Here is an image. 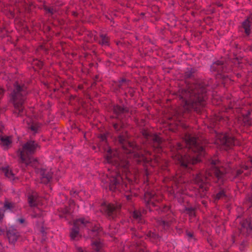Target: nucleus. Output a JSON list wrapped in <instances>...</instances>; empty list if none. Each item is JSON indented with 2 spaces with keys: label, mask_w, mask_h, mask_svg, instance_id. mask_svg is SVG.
Wrapping results in <instances>:
<instances>
[{
  "label": "nucleus",
  "mask_w": 252,
  "mask_h": 252,
  "mask_svg": "<svg viewBox=\"0 0 252 252\" xmlns=\"http://www.w3.org/2000/svg\"><path fill=\"white\" fill-rule=\"evenodd\" d=\"M30 128L34 133L37 132L39 127L40 125L38 123H32L30 126Z\"/></svg>",
  "instance_id": "c756f323"
},
{
  "label": "nucleus",
  "mask_w": 252,
  "mask_h": 252,
  "mask_svg": "<svg viewBox=\"0 0 252 252\" xmlns=\"http://www.w3.org/2000/svg\"><path fill=\"white\" fill-rule=\"evenodd\" d=\"M84 227L90 230L88 234L90 238L95 239L100 237L101 229L99 225H94L86 219L80 218L74 221L73 227L70 234L71 239L73 240H78L80 237L79 230Z\"/></svg>",
  "instance_id": "39448f33"
},
{
  "label": "nucleus",
  "mask_w": 252,
  "mask_h": 252,
  "mask_svg": "<svg viewBox=\"0 0 252 252\" xmlns=\"http://www.w3.org/2000/svg\"><path fill=\"white\" fill-rule=\"evenodd\" d=\"M0 231H1V232H2V230H0Z\"/></svg>",
  "instance_id": "13d9d810"
},
{
  "label": "nucleus",
  "mask_w": 252,
  "mask_h": 252,
  "mask_svg": "<svg viewBox=\"0 0 252 252\" xmlns=\"http://www.w3.org/2000/svg\"><path fill=\"white\" fill-rule=\"evenodd\" d=\"M28 200L29 205L33 208L34 210L31 216L32 218H40L42 216L41 210L38 206L40 203V199L37 193L35 191L29 193L28 196Z\"/></svg>",
  "instance_id": "9d476101"
},
{
  "label": "nucleus",
  "mask_w": 252,
  "mask_h": 252,
  "mask_svg": "<svg viewBox=\"0 0 252 252\" xmlns=\"http://www.w3.org/2000/svg\"><path fill=\"white\" fill-rule=\"evenodd\" d=\"M240 30L243 32L244 31L245 33L248 35L251 33V22L249 19L245 20L242 24Z\"/></svg>",
  "instance_id": "aec40b11"
},
{
  "label": "nucleus",
  "mask_w": 252,
  "mask_h": 252,
  "mask_svg": "<svg viewBox=\"0 0 252 252\" xmlns=\"http://www.w3.org/2000/svg\"><path fill=\"white\" fill-rule=\"evenodd\" d=\"M227 195L225 190L224 189L220 188L218 192L214 195V201L216 202L219 200L225 199Z\"/></svg>",
  "instance_id": "412c9836"
},
{
  "label": "nucleus",
  "mask_w": 252,
  "mask_h": 252,
  "mask_svg": "<svg viewBox=\"0 0 252 252\" xmlns=\"http://www.w3.org/2000/svg\"><path fill=\"white\" fill-rule=\"evenodd\" d=\"M147 236L149 238H153L154 239H156L158 237V235L156 233L151 232H149L147 235Z\"/></svg>",
  "instance_id": "72a5a7b5"
},
{
  "label": "nucleus",
  "mask_w": 252,
  "mask_h": 252,
  "mask_svg": "<svg viewBox=\"0 0 252 252\" xmlns=\"http://www.w3.org/2000/svg\"><path fill=\"white\" fill-rule=\"evenodd\" d=\"M196 70L195 68L191 67H188L187 68L185 72V77L186 78H191L194 77V74L195 73Z\"/></svg>",
  "instance_id": "a878e982"
},
{
  "label": "nucleus",
  "mask_w": 252,
  "mask_h": 252,
  "mask_svg": "<svg viewBox=\"0 0 252 252\" xmlns=\"http://www.w3.org/2000/svg\"><path fill=\"white\" fill-rule=\"evenodd\" d=\"M157 222L158 225L163 226L164 229H167L169 227V222L161 218L158 219Z\"/></svg>",
  "instance_id": "c85d7f7f"
},
{
  "label": "nucleus",
  "mask_w": 252,
  "mask_h": 252,
  "mask_svg": "<svg viewBox=\"0 0 252 252\" xmlns=\"http://www.w3.org/2000/svg\"><path fill=\"white\" fill-rule=\"evenodd\" d=\"M113 111L117 116L124 113L126 111V108L121 106L116 105L114 106Z\"/></svg>",
  "instance_id": "bb28decb"
},
{
  "label": "nucleus",
  "mask_w": 252,
  "mask_h": 252,
  "mask_svg": "<svg viewBox=\"0 0 252 252\" xmlns=\"http://www.w3.org/2000/svg\"><path fill=\"white\" fill-rule=\"evenodd\" d=\"M126 197L127 198V200H130V198H131V196L130 195H126Z\"/></svg>",
  "instance_id": "c03bdc74"
},
{
  "label": "nucleus",
  "mask_w": 252,
  "mask_h": 252,
  "mask_svg": "<svg viewBox=\"0 0 252 252\" xmlns=\"http://www.w3.org/2000/svg\"><path fill=\"white\" fill-rule=\"evenodd\" d=\"M7 235L9 242L11 243H14L17 241L19 236V234L15 227L13 226H11L9 227L7 231Z\"/></svg>",
  "instance_id": "a211bd4d"
},
{
  "label": "nucleus",
  "mask_w": 252,
  "mask_h": 252,
  "mask_svg": "<svg viewBox=\"0 0 252 252\" xmlns=\"http://www.w3.org/2000/svg\"><path fill=\"white\" fill-rule=\"evenodd\" d=\"M121 205L117 203L116 204H106L104 203L101 209L104 211L109 219H114L118 214L119 210L121 208Z\"/></svg>",
  "instance_id": "4468645a"
},
{
  "label": "nucleus",
  "mask_w": 252,
  "mask_h": 252,
  "mask_svg": "<svg viewBox=\"0 0 252 252\" xmlns=\"http://www.w3.org/2000/svg\"><path fill=\"white\" fill-rule=\"evenodd\" d=\"M100 138L102 142H105L106 140V136L105 134H101Z\"/></svg>",
  "instance_id": "f704fd0d"
},
{
  "label": "nucleus",
  "mask_w": 252,
  "mask_h": 252,
  "mask_svg": "<svg viewBox=\"0 0 252 252\" xmlns=\"http://www.w3.org/2000/svg\"><path fill=\"white\" fill-rule=\"evenodd\" d=\"M243 121V123L245 126H250L252 124L251 119L249 117V114L243 115V117L240 118Z\"/></svg>",
  "instance_id": "cd10ccee"
},
{
  "label": "nucleus",
  "mask_w": 252,
  "mask_h": 252,
  "mask_svg": "<svg viewBox=\"0 0 252 252\" xmlns=\"http://www.w3.org/2000/svg\"><path fill=\"white\" fill-rule=\"evenodd\" d=\"M209 169L204 174L199 173L193 177V182L199 187V191L207 190L208 181L213 180L219 184H223L226 179L225 174L231 171L229 168L224 167L216 158L211 159Z\"/></svg>",
  "instance_id": "20e7f679"
},
{
  "label": "nucleus",
  "mask_w": 252,
  "mask_h": 252,
  "mask_svg": "<svg viewBox=\"0 0 252 252\" xmlns=\"http://www.w3.org/2000/svg\"><path fill=\"white\" fill-rule=\"evenodd\" d=\"M135 236H137V237H140V236H139V235H137V234H135Z\"/></svg>",
  "instance_id": "3c124183"
},
{
  "label": "nucleus",
  "mask_w": 252,
  "mask_h": 252,
  "mask_svg": "<svg viewBox=\"0 0 252 252\" xmlns=\"http://www.w3.org/2000/svg\"><path fill=\"white\" fill-rule=\"evenodd\" d=\"M14 86L15 89L11 94L12 99L15 109V113L18 116H21L24 113L23 105L27 91L25 86H21L17 83H16Z\"/></svg>",
  "instance_id": "0eeeda50"
},
{
  "label": "nucleus",
  "mask_w": 252,
  "mask_h": 252,
  "mask_svg": "<svg viewBox=\"0 0 252 252\" xmlns=\"http://www.w3.org/2000/svg\"><path fill=\"white\" fill-rule=\"evenodd\" d=\"M240 223V231L241 233L245 234L246 233L247 235H249L252 232V224L250 219L244 220L241 221Z\"/></svg>",
  "instance_id": "dca6fc26"
},
{
  "label": "nucleus",
  "mask_w": 252,
  "mask_h": 252,
  "mask_svg": "<svg viewBox=\"0 0 252 252\" xmlns=\"http://www.w3.org/2000/svg\"><path fill=\"white\" fill-rule=\"evenodd\" d=\"M113 127L118 132L121 129L122 130L119 134L118 140L126 155H120L117 151H113L108 148L105 161L115 166L113 170L121 169L127 174L130 172V161L140 163L142 162H149L153 159L154 157H151L150 152L145 151L143 154L137 151L138 148L128 139V135L121 125L114 124Z\"/></svg>",
  "instance_id": "f257e3e1"
},
{
  "label": "nucleus",
  "mask_w": 252,
  "mask_h": 252,
  "mask_svg": "<svg viewBox=\"0 0 252 252\" xmlns=\"http://www.w3.org/2000/svg\"><path fill=\"white\" fill-rule=\"evenodd\" d=\"M243 168L245 170H247L249 169V166L248 165H244L243 166Z\"/></svg>",
  "instance_id": "79ce46f5"
},
{
  "label": "nucleus",
  "mask_w": 252,
  "mask_h": 252,
  "mask_svg": "<svg viewBox=\"0 0 252 252\" xmlns=\"http://www.w3.org/2000/svg\"><path fill=\"white\" fill-rule=\"evenodd\" d=\"M96 40L101 45H108L109 39L106 34H101L99 38Z\"/></svg>",
  "instance_id": "b1692460"
},
{
  "label": "nucleus",
  "mask_w": 252,
  "mask_h": 252,
  "mask_svg": "<svg viewBox=\"0 0 252 252\" xmlns=\"http://www.w3.org/2000/svg\"><path fill=\"white\" fill-rule=\"evenodd\" d=\"M36 172L40 176L42 183L46 184L51 181L53 173L49 169H37Z\"/></svg>",
  "instance_id": "2eb2a0df"
},
{
  "label": "nucleus",
  "mask_w": 252,
  "mask_h": 252,
  "mask_svg": "<svg viewBox=\"0 0 252 252\" xmlns=\"http://www.w3.org/2000/svg\"><path fill=\"white\" fill-rule=\"evenodd\" d=\"M143 135L147 142L151 144L153 148L157 149L158 152L161 151L162 141L161 138L157 134L152 135L146 131L143 132Z\"/></svg>",
  "instance_id": "f8f14e48"
},
{
  "label": "nucleus",
  "mask_w": 252,
  "mask_h": 252,
  "mask_svg": "<svg viewBox=\"0 0 252 252\" xmlns=\"http://www.w3.org/2000/svg\"><path fill=\"white\" fill-rule=\"evenodd\" d=\"M130 251H134V250L132 248H130Z\"/></svg>",
  "instance_id": "864d4df0"
},
{
  "label": "nucleus",
  "mask_w": 252,
  "mask_h": 252,
  "mask_svg": "<svg viewBox=\"0 0 252 252\" xmlns=\"http://www.w3.org/2000/svg\"><path fill=\"white\" fill-rule=\"evenodd\" d=\"M1 172L3 173L5 176L10 180H14L15 179L14 174L12 172L9 166L2 167L1 168Z\"/></svg>",
  "instance_id": "6ab92c4d"
},
{
  "label": "nucleus",
  "mask_w": 252,
  "mask_h": 252,
  "mask_svg": "<svg viewBox=\"0 0 252 252\" xmlns=\"http://www.w3.org/2000/svg\"><path fill=\"white\" fill-rule=\"evenodd\" d=\"M231 241H232V243L233 244L235 243V242L236 241V240L235 239V238L234 237H233L232 238Z\"/></svg>",
  "instance_id": "37998d69"
},
{
  "label": "nucleus",
  "mask_w": 252,
  "mask_h": 252,
  "mask_svg": "<svg viewBox=\"0 0 252 252\" xmlns=\"http://www.w3.org/2000/svg\"><path fill=\"white\" fill-rule=\"evenodd\" d=\"M132 216L134 220L137 222L142 223L144 222L142 215L139 211L135 210L132 213Z\"/></svg>",
  "instance_id": "5701e85b"
},
{
  "label": "nucleus",
  "mask_w": 252,
  "mask_h": 252,
  "mask_svg": "<svg viewBox=\"0 0 252 252\" xmlns=\"http://www.w3.org/2000/svg\"><path fill=\"white\" fill-rule=\"evenodd\" d=\"M184 140L187 148L183 149V146L177 143L172 149V157L177 164L183 169L189 170L191 165L201 160V158L204 156L205 152L203 145H200V140L189 133L185 135Z\"/></svg>",
  "instance_id": "f03ea898"
},
{
  "label": "nucleus",
  "mask_w": 252,
  "mask_h": 252,
  "mask_svg": "<svg viewBox=\"0 0 252 252\" xmlns=\"http://www.w3.org/2000/svg\"><path fill=\"white\" fill-rule=\"evenodd\" d=\"M0 140L3 145L6 146H9L11 142L8 137H1Z\"/></svg>",
  "instance_id": "7c9ffc66"
},
{
  "label": "nucleus",
  "mask_w": 252,
  "mask_h": 252,
  "mask_svg": "<svg viewBox=\"0 0 252 252\" xmlns=\"http://www.w3.org/2000/svg\"><path fill=\"white\" fill-rule=\"evenodd\" d=\"M250 163L252 165V157H251L250 159Z\"/></svg>",
  "instance_id": "49530a36"
},
{
  "label": "nucleus",
  "mask_w": 252,
  "mask_h": 252,
  "mask_svg": "<svg viewBox=\"0 0 252 252\" xmlns=\"http://www.w3.org/2000/svg\"><path fill=\"white\" fill-rule=\"evenodd\" d=\"M206 88L200 81L188 85L187 89L180 90L179 97L184 111L189 112L193 110L200 113L206 104Z\"/></svg>",
  "instance_id": "7ed1b4c3"
},
{
  "label": "nucleus",
  "mask_w": 252,
  "mask_h": 252,
  "mask_svg": "<svg viewBox=\"0 0 252 252\" xmlns=\"http://www.w3.org/2000/svg\"><path fill=\"white\" fill-rule=\"evenodd\" d=\"M3 217V213L1 209H0V221L2 220Z\"/></svg>",
  "instance_id": "4c0bfd02"
},
{
  "label": "nucleus",
  "mask_w": 252,
  "mask_h": 252,
  "mask_svg": "<svg viewBox=\"0 0 252 252\" xmlns=\"http://www.w3.org/2000/svg\"><path fill=\"white\" fill-rule=\"evenodd\" d=\"M0 231H1V232H2V230H0Z\"/></svg>",
  "instance_id": "4d7b16f0"
},
{
  "label": "nucleus",
  "mask_w": 252,
  "mask_h": 252,
  "mask_svg": "<svg viewBox=\"0 0 252 252\" xmlns=\"http://www.w3.org/2000/svg\"><path fill=\"white\" fill-rule=\"evenodd\" d=\"M125 81H126V79H122V80L121 81V82L123 83V82H125Z\"/></svg>",
  "instance_id": "de8ad7c7"
},
{
  "label": "nucleus",
  "mask_w": 252,
  "mask_h": 252,
  "mask_svg": "<svg viewBox=\"0 0 252 252\" xmlns=\"http://www.w3.org/2000/svg\"><path fill=\"white\" fill-rule=\"evenodd\" d=\"M173 182L174 187H173V193L175 198L179 199V202L183 201V197L181 196L180 198L179 196L180 194L182 195L185 194L183 190L185 181L181 176L176 175V177H173Z\"/></svg>",
  "instance_id": "9b49d317"
},
{
  "label": "nucleus",
  "mask_w": 252,
  "mask_h": 252,
  "mask_svg": "<svg viewBox=\"0 0 252 252\" xmlns=\"http://www.w3.org/2000/svg\"><path fill=\"white\" fill-rule=\"evenodd\" d=\"M145 199L150 206L152 205L153 207H157L156 209L158 211V213L160 212H165L169 209V208L167 206H165L163 208L157 207V205L156 204V202H158L159 199L158 198L157 196L154 192L147 191L145 192Z\"/></svg>",
  "instance_id": "ddd939ff"
},
{
  "label": "nucleus",
  "mask_w": 252,
  "mask_h": 252,
  "mask_svg": "<svg viewBox=\"0 0 252 252\" xmlns=\"http://www.w3.org/2000/svg\"><path fill=\"white\" fill-rule=\"evenodd\" d=\"M70 193L72 195H73V196H75V194H77V193L75 191H70Z\"/></svg>",
  "instance_id": "a19ab883"
},
{
  "label": "nucleus",
  "mask_w": 252,
  "mask_h": 252,
  "mask_svg": "<svg viewBox=\"0 0 252 252\" xmlns=\"http://www.w3.org/2000/svg\"><path fill=\"white\" fill-rule=\"evenodd\" d=\"M183 126L185 128H186V126L185 125H183Z\"/></svg>",
  "instance_id": "8fccbe9b"
},
{
  "label": "nucleus",
  "mask_w": 252,
  "mask_h": 252,
  "mask_svg": "<svg viewBox=\"0 0 252 252\" xmlns=\"http://www.w3.org/2000/svg\"><path fill=\"white\" fill-rule=\"evenodd\" d=\"M17 221L20 223H23L25 221V220L24 219H19L17 220Z\"/></svg>",
  "instance_id": "58836bf2"
},
{
  "label": "nucleus",
  "mask_w": 252,
  "mask_h": 252,
  "mask_svg": "<svg viewBox=\"0 0 252 252\" xmlns=\"http://www.w3.org/2000/svg\"><path fill=\"white\" fill-rule=\"evenodd\" d=\"M243 171L241 169H238L236 171V176H239L242 173Z\"/></svg>",
  "instance_id": "e433bc0d"
},
{
  "label": "nucleus",
  "mask_w": 252,
  "mask_h": 252,
  "mask_svg": "<svg viewBox=\"0 0 252 252\" xmlns=\"http://www.w3.org/2000/svg\"><path fill=\"white\" fill-rule=\"evenodd\" d=\"M152 209L150 208V211H152Z\"/></svg>",
  "instance_id": "5fc2aeb1"
},
{
  "label": "nucleus",
  "mask_w": 252,
  "mask_h": 252,
  "mask_svg": "<svg viewBox=\"0 0 252 252\" xmlns=\"http://www.w3.org/2000/svg\"><path fill=\"white\" fill-rule=\"evenodd\" d=\"M39 147L38 143L33 140L27 141L23 146L22 150L20 151L21 161L26 166H31L36 167L38 164L37 160L34 158L32 155Z\"/></svg>",
  "instance_id": "423d86ee"
},
{
  "label": "nucleus",
  "mask_w": 252,
  "mask_h": 252,
  "mask_svg": "<svg viewBox=\"0 0 252 252\" xmlns=\"http://www.w3.org/2000/svg\"><path fill=\"white\" fill-rule=\"evenodd\" d=\"M44 9L47 13H49L51 15L54 14L56 12V10L52 7H48L46 6L44 7Z\"/></svg>",
  "instance_id": "473e14b6"
},
{
  "label": "nucleus",
  "mask_w": 252,
  "mask_h": 252,
  "mask_svg": "<svg viewBox=\"0 0 252 252\" xmlns=\"http://www.w3.org/2000/svg\"><path fill=\"white\" fill-rule=\"evenodd\" d=\"M136 245H137V246H136V247H138V242H136Z\"/></svg>",
  "instance_id": "603ef678"
},
{
  "label": "nucleus",
  "mask_w": 252,
  "mask_h": 252,
  "mask_svg": "<svg viewBox=\"0 0 252 252\" xmlns=\"http://www.w3.org/2000/svg\"><path fill=\"white\" fill-rule=\"evenodd\" d=\"M187 235L189 238H192L193 237V234L191 232H187Z\"/></svg>",
  "instance_id": "ea45409f"
},
{
  "label": "nucleus",
  "mask_w": 252,
  "mask_h": 252,
  "mask_svg": "<svg viewBox=\"0 0 252 252\" xmlns=\"http://www.w3.org/2000/svg\"><path fill=\"white\" fill-rule=\"evenodd\" d=\"M215 144L221 145L225 150L237 144V141L233 137L226 133H216Z\"/></svg>",
  "instance_id": "1a4fd4ad"
},
{
  "label": "nucleus",
  "mask_w": 252,
  "mask_h": 252,
  "mask_svg": "<svg viewBox=\"0 0 252 252\" xmlns=\"http://www.w3.org/2000/svg\"><path fill=\"white\" fill-rule=\"evenodd\" d=\"M210 69L212 72H217L219 74L227 71L225 64L221 61H217L213 63Z\"/></svg>",
  "instance_id": "f3484780"
},
{
  "label": "nucleus",
  "mask_w": 252,
  "mask_h": 252,
  "mask_svg": "<svg viewBox=\"0 0 252 252\" xmlns=\"http://www.w3.org/2000/svg\"><path fill=\"white\" fill-rule=\"evenodd\" d=\"M107 176L110 181L109 189L110 190L114 191L118 190L121 191L123 190L127 191L129 190L130 188L123 181L120 171H114L110 172Z\"/></svg>",
  "instance_id": "6e6552de"
},
{
  "label": "nucleus",
  "mask_w": 252,
  "mask_h": 252,
  "mask_svg": "<svg viewBox=\"0 0 252 252\" xmlns=\"http://www.w3.org/2000/svg\"><path fill=\"white\" fill-rule=\"evenodd\" d=\"M186 211L190 217H193L195 215L194 210L192 207L186 208Z\"/></svg>",
  "instance_id": "2f4dec72"
},
{
  "label": "nucleus",
  "mask_w": 252,
  "mask_h": 252,
  "mask_svg": "<svg viewBox=\"0 0 252 252\" xmlns=\"http://www.w3.org/2000/svg\"><path fill=\"white\" fill-rule=\"evenodd\" d=\"M92 246L94 250L96 252H100L102 247V244L99 239L93 241Z\"/></svg>",
  "instance_id": "393cba45"
},
{
  "label": "nucleus",
  "mask_w": 252,
  "mask_h": 252,
  "mask_svg": "<svg viewBox=\"0 0 252 252\" xmlns=\"http://www.w3.org/2000/svg\"><path fill=\"white\" fill-rule=\"evenodd\" d=\"M3 208L5 211H9L10 212H14L17 210L16 204L8 201H5Z\"/></svg>",
  "instance_id": "4be33fe9"
},
{
  "label": "nucleus",
  "mask_w": 252,
  "mask_h": 252,
  "mask_svg": "<svg viewBox=\"0 0 252 252\" xmlns=\"http://www.w3.org/2000/svg\"><path fill=\"white\" fill-rule=\"evenodd\" d=\"M215 119L216 121H220L222 119V118L221 116H217L216 117Z\"/></svg>",
  "instance_id": "c9c22d12"
},
{
  "label": "nucleus",
  "mask_w": 252,
  "mask_h": 252,
  "mask_svg": "<svg viewBox=\"0 0 252 252\" xmlns=\"http://www.w3.org/2000/svg\"><path fill=\"white\" fill-rule=\"evenodd\" d=\"M0 231H1V232H2V230H0Z\"/></svg>",
  "instance_id": "6e6d98bb"
},
{
  "label": "nucleus",
  "mask_w": 252,
  "mask_h": 252,
  "mask_svg": "<svg viewBox=\"0 0 252 252\" xmlns=\"http://www.w3.org/2000/svg\"><path fill=\"white\" fill-rule=\"evenodd\" d=\"M3 90L0 89V94H2L3 93Z\"/></svg>",
  "instance_id": "09e8293b"
},
{
  "label": "nucleus",
  "mask_w": 252,
  "mask_h": 252,
  "mask_svg": "<svg viewBox=\"0 0 252 252\" xmlns=\"http://www.w3.org/2000/svg\"><path fill=\"white\" fill-rule=\"evenodd\" d=\"M43 65V63L42 62H39V66L40 67L41 66H42Z\"/></svg>",
  "instance_id": "a18cd8bd"
}]
</instances>
